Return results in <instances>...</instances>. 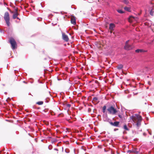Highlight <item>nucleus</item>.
I'll return each mask as SVG.
<instances>
[{
	"mask_svg": "<svg viewBox=\"0 0 154 154\" xmlns=\"http://www.w3.org/2000/svg\"><path fill=\"white\" fill-rule=\"evenodd\" d=\"M138 118L137 119L138 120H141V116L138 114Z\"/></svg>",
	"mask_w": 154,
	"mask_h": 154,
	"instance_id": "412c9836",
	"label": "nucleus"
},
{
	"mask_svg": "<svg viewBox=\"0 0 154 154\" xmlns=\"http://www.w3.org/2000/svg\"><path fill=\"white\" fill-rule=\"evenodd\" d=\"M17 11V9L16 10V12L14 13L13 15V18L14 19H15L17 18L18 15V13Z\"/></svg>",
	"mask_w": 154,
	"mask_h": 154,
	"instance_id": "9b49d317",
	"label": "nucleus"
},
{
	"mask_svg": "<svg viewBox=\"0 0 154 154\" xmlns=\"http://www.w3.org/2000/svg\"><path fill=\"white\" fill-rule=\"evenodd\" d=\"M5 94H7V92H5Z\"/></svg>",
	"mask_w": 154,
	"mask_h": 154,
	"instance_id": "72a5a7b5",
	"label": "nucleus"
},
{
	"mask_svg": "<svg viewBox=\"0 0 154 154\" xmlns=\"http://www.w3.org/2000/svg\"><path fill=\"white\" fill-rule=\"evenodd\" d=\"M129 41V40L127 41L125 43V45H129V44H128V43Z\"/></svg>",
	"mask_w": 154,
	"mask_h": 154,
	"instance_id": "a878e982",
	"label": "nucleus"
},
{
	"mask_svg": "<svg viewBox=\"0 0 154 154\" xmlns=\"http://www.w3.org/2000/svg\"><path fill=\"white\" fill-rule=\"evenodd\" d=\"M115 27V25L113 23H111L109 25V29L111 30H113L114 28Z\"/></svg>",
	"mask_w": 154,
	"mask_h": 154,
	"instance_id": "9d476101",
	"label": "nucleus"
},
{
	"mask_svg": "<svg viewBox=\"0 0 154 154\" xmlns=\"http://www.w3.org/2000/svg\"><path fill=\"white\" fill-rule=\"evenodd\" d=\"M133 48V46L132 45H125L124 46V48L126 50H131Z\"/></svg>",
	"mask_w": 154,
	"mask_h": 154,
	"instance_id": "0eeeda50",
	"label": "nucleus"
},
{
	"mask_svg": "<svg viewBox=\"0 0 154 154\" xmlns=\"http://www.w3.org/2000/svg\"><path fill=\"white\" fill-rule=\"evenodd\" d=\"M123 67V66L122 64H120L117 67V68L119 69H122Z\"/></svg>",
	"mask_w": 154,
	"mask_h": 154,
	"instance_id": "f3484780",
	"label": "nucleus"
},
{
	"mask_svg": "<svg viewBox=\"0 0 154 154\" xmlns=\"http://www.w3.org/2000/svg\"><path fill=\"white\" fill-rule=\"evenodd\" d=\"M43 102L42 101H38L36 103L37 104L39 105H42L43 104Z\"/></svg>",
	"mask_w": 154,
	"mask_h": 154,
	"instance_id": "aec40b11",
	"label": "nucleus"
},
{
	"mask_svg": "<svg viewBox=\"0 0 154 154\" xmlns=\"http://www.w3.org/2000/svg\"><path fill=\"white\" fill-rule=\"evenodd\" d=\"M106 121L108 122L112 126L119 127V122L118 121L115 122H112L111 121V120H110L109 119H108L106 120Z\"/></svg>",
	"mask_w": 154,
	"mask_h": 154,
	"instance_id": "20e7f679",
	"label": "nucleus"
},
{
	"mask_svg": "<svg viewBox=\"0 0 154 154\" xmlns=\"http://www.w3.org/2000/svg\"><path fill=\"white\" fill-rule=\"evenodd\" d=\"M123 128L125 131H129V129L128 127L126 124H125L123 127Z\"/></svg>",
	"mask_w": 154,
	"mask_h": 154,
	"instance_id": "ddd939ff",
	"label": "nucleus"
},
{
	"mask_svg": "<svg viewBox=\"0 0 154 154\" xmlns=\"http://www.w3.org/2000/svg\"><path fill=\"white\" fill-rule=\"evenodd\" d=\"M143 135L144 136H146V134L145 133H144L143 134Z\"/></svg>",
	"mask_w": 154,
	"mask_h": 154,
	"instance_id": "c756f323",
	"label": "nucleus"
},
{
	"mask_svg": "<svg viewBox=\"0 0 154 154\" xmlns=\"http://www.w3.org/2000/svg\"><path fill=\"white\" fill-rule=\"evenodd\" d=\"M62 37L63 39L65 41L68 42L69 39L68 36L66 35L64 32L62 33Z\"/></svg>",
	"mask_w": 154,
	"mask_h": 154,
	"instance_id": "6e6552de",
	"label": "nucleus"
},
{
	"mask_svg": "<svg viewBox=\"0 0 154 154\" xmlns=\"http://www.w3.org/2000/svg\"><path fill=\"white\" fill-rule=\"evenodd\" d=\"M52 148V146L51 145H50L48 147V148L49 150H51Z\"/></svg>",
	"mask_w": 154,
	"mask_h": 154,
	"instance_id": "393cba45",
	"label": "nucleus"
},
{
	"mask_svg": "<svg viewBox=\"0 0 154 154\" xmlns=\"http://www.w3.org/2000/svg\"><path fill=\"white\" fill-rule=\"evenodd\" d=\"M122 2L125 4H127L129 3L128 0H122Z\"/></svg>",
	"mask_w": 154,
	"mask_h": 154,
	"instance_id": "dca6fc26",
	"label": "nucleus"
},
{
	"mask_svg": "<svg viewBox=\"0 0 154 154\" xmlns=\"http://www.w3.org/2000/svg\"><path fill=\"white\" fill-rule=\"evenodd\" d=\"M54 149L55 150H56V151H58V149H57V148H54Z\"/></svg>",
	"mask_w": 154,
	"mask_h": 154,
	"instance_id": "c85d7f7f",
	"label": "nucleus"
},
{
	"mask_svg": "<svg viewBox=\"0 0 154 154\" xmlns=\"http://www.w3.org/2000/svg\"><path fill=\"white\" fill-rule=\"evenodd\" d=\"M124 9L126 11H128V12L131 11V8L129 7H125L124 8Z\"/></svg>",
	"mask_w": 154,
	"mask_h": 154,
	"instance_id": "4468645a",
	"label": "nucleus"
},
{
	"mask_svg": "<svg viewBox=\"0 0 154 154\" xmlns=\"http://www.w3.org/2000/svg\"><path fill=\"white\" fill-rule=\"evenodd\" d=\"M107 110L109 113L112 115L115 114L117 112L116 109L114 108L112 106H109L107 109Z\"/></svg>",
	"mask_w": 154,
	"mask_h": 154,
	"instance_id": "f03ea898",
	"label": "nucleus"
},
{
	"mask_svg": "<svg viewBox=\"0 0 154 154\" xmlns=\"http://www.w3.org/2000/svg\"><path fill=\"white\" fill-rule=\"evenodd\" d=\"M117 11L120 14H122L124 13V12L121 9H119L117 10Z\"/></svg>",
	"mask_w": 154,
	"mask_h": 154,
	"instance_id": "6ab92c4d",
	"label": "nucleus"
},
{
	"mask_svg": "<svg viewBox=\"0 0 154 154\" xmlns=\"http://www.w3.org/2000/svg\"><path fill=\"white\" fill-rule=\"evenodd\" d=\"M0 32H1V33L3 32V30L2 29H0Z\"/></svg>",
	"mask_w": 154,
	"mask_h": 154,
	"instance_id": "cd10ccee",
	"label": "nucleus"
},
{
	"mask_svg": "<svg viewBox=\"0 0 154 154\" xmlns=\"http://www.w3.org/2000/svg\"><path fill=\"white\" fill-rule=\"evenodd\" d=\"M66 106L67 108H69L71 106V105L69 104H67L66 105Z\"/></svg>",
	"mask_w": 154,
	"mask_h": 154,
	"instance_id": "b1692460",
	"label": "nucleus"
},
{
	"mask_svg": "<svg viewBox=\"0 0 154 154\" xmlns=\"http://www.w3.org/2000/svg\"><path fill=\"white\" fill-rule=\"evenodd\" d=\"M154 41V39L152 40V43Z\"/></svg>",
	"mask_w": 154,
	"mask_h": 154,
	"instance_id": "f704fd0d",
	"label": "nucleus"
},
{
	"mask_svg": "<svg viewBox=\"0 0 154 154\" xmlns=\"http://www.w3.org/2000/svg\"><path fill=\"white\" fill-rule=\"evenodd\" d=\"M153 138H154V136H153Z\"/></svg>",
	"mask_w": 154,
	"mask_h": 154,
	"instance_id": "e433bc0d",
	"label": "nucleus"
},
{
	"mask_svg": "<svg viewBox=\"0 0 154 154\" xmlns=\"http://www.w3.org/2000/svg\"><path fill=\"white\" fill-rule=\"evenodd\" d=\"M154 13V9H152L150 12V14L151 16L153 15V13Z\"/></svg>",
	"mask_w": 154,
	"mask_h": 154,
	"instance_id": "a211bd4d",
	"label": "nucleus"
},
{
	"mask_svg": "<svg viewBox=\"0 0 154 154\" xmlns=\"http://www.w3.org/2000/svg\"><path fill=\"white\" fill-rule=\"evenodd\" d=\"M118 116L120 118H122V116L121 115L119 114L118 115Z\"/></svg>",
	"mask_w": 154,
	"mask_h": 154,
	"instance_id": "bb28decb",
	"label": "nucleus"
},
{
	"mask_svg": "<svg viewBox=\"0 0 154 154\" xmlns=\"http://www.w3.org/2000/svg\"><path fill=\"white\" fill-rule=\"evenodd\" d=\"M71 22L72 24L75 25L76 24V22L75 17L73 16L71 19Z\"/></svg>",
	"mask_w": 154,
	"mask_h": 154,
	"instance_id": "1a4fd4ad",
	"label": "nucleus"
},
{
	"mask_svg": "<svg viewBox=\"0 0 154 154\" xmlns=\"http://www.w3.org/2000/svg\"><path fill=\"white\" fill-rule=\"evenodd\" d=\"M138 116H139L138 114H133L130 117V119H132L133 122H135L138 118Z\"/></svg>",
	"mask_w": 154,
	"mask_h": 154,
	"instance_id": "423d86ee",
	"label": "nucleus"
},
{
	"mask_svg": "<svg viewBox=\"0 0 154 154\" xmlns=\"http://www.w3.org/2000/svg\"><path fill=\"white\" fill-rule=\"evenodd\" d=\"M136 125L137 127H139L140 125V122H138Z\"/></svg>",
	"mask_w": 154,
	"mask_h": 154,
	"instance_id": "4be33fe9",
	"label": "nucleus"
},
{
	"mask_svg": "<svg viewBox=\"0 0 154 154\" xmlns=\"http://www.w3.org/2000/svg\"><path fill=\"white\" fill-rule=\"evenodd\" d=\"M10 42L11 45V48L13 50L16 48L17 43L14 38H11L10 39Z\"/></svg>",
	"mask_w": 154,
	"mask_h": 154,
	"instance_id": "7ed1b4c3",
	"label": "nucleus"
},
{
	"mask_svg": "<svg viewBox=\"0 0 154 154\" xmlns=\"http://www.w3.org/2000/svg\"><path fill=\"white\" fill-rule=\"evenodd\" d=\"M148 132H149V134H150V135H151L152 134V133L151 132L149 131Z\"/></svg>",
	"mask_w": 154,
	"mask_h": 154,
	"instance_id": "7c9ffc66",
	"label": "nucleus"
},
{
	"mask_svg": "<svg viewBox=\"0 0 154 154\" xmlns=\"http://www.w3.org/2000/svg\"><path fill=\"white\" fill-rule=\"evenodd\" d=\"M98 100V98L96 97H94L93 99V100L94 101H97Z\"/></svg>",
	"mask_w": 154,
	"mask_h": 154,
	"instance_id": "5701e85b",
	"label": "nucleus"
},
{
	"mask_svg": "<svg viewBox=\"0 0 154 154\" xmlns=\"http://www.w3.org/2000/svg\"><path fill=\"white\" fill-rule=\"evenodd\" d=\"M4 19L7 26H9L10 25V17L9 13L7 11L5 13Z\"/></svg>",
	"mask_w": 154,
	"mask_h": 154,
	"instance_id": "f257e3e1",
	"label": "nucleus"
},
{
	"mask_svg": "<svg viewBox=\"0 0 154 154\" xmlns=\"http://www.w3.org/2000/svg\"><path fill=\"white\" fill-rule=\"evenodd\" d=\"M135 51L136 53H142L145 52L146 51L141 49H137L135 50Z\"/></svg>",
	"mask_w": 154,
	"mask_h": 154,
	"instance_id": "f8f14e48",
	"label": "nucleus"
},
{
	"mask_svg": "<svg viewBox=\"0 0 154 154\" xmlns=\"http://www.w3.org/2000/svg\"><path fill=\"white\" fill-rule=\"evenodd\" d=\"M16 18H17V19H19V20H20V19L19 18V17H17Z\"/></svg>",
	"mask_w": 154,
	"mask_h": 154,
	"instance_id": "473e14b6",
	"label": "nucleus"
},
{
	"mask_svg": "<svg viewBox=\"0 0 154 154\" xmlns=\"http://www.w3.org/2000/svg\"><path fill=\"white\" fill-rule=\"evenodd\" d=\"M106 108V106L105 105H104L103 107L102 111L103 113H104L105 112Z\"/></svg>",
	"mask_w": 154,
	"mask_h": 154,
	"instance_id": "2eb2a0df",
	"label": "nucleus"
},
{
	"mask_svg": "<svg viewBox=\"0 0 154 154\" xmlns=\"http://www.w3.org/2000/svg\"><path fill=\"white\" fill-rule=\"evenodd\" d=\"M118 130V129H114V131H116V130Z\"/></svg>",
	"mask_w": 154,
	"mask_h": 154,
	"instance_id": "2f4dec72",
	"label": "nucleus"
},
{
	"mask_svg": "<svg viewBox=\"0 0 154 154\" xmlns=\"http://www.w3.org/2000/svg\"><path fill=\"white\" fill-rule=\"evenodd\" d=\"M3 86H4V85H5L3 84Z\"/></svg>",
	"mask_w": 154,
	"mask_h": 154,
	"instance_id": "c9c22d12",
	"label": "nucleus"
},
{
	"mask_svg": "<svg viewBox=\"0 0 154 154\" xmlns=\"http://www.w3.org/2000/svg\"><path fill=\"white\" fill-rule=\"evenodd\" d=\"M140 149H137V148H134L132 150H128L127 151L128 153H131V152H133L135 153L136 154H138L140 152Z\"/></svg>",
	"mask_w": 154,
	"mask_h": 154,
	"instance_id": "39448f33",
	"label": "nucleus"
}]
</instances>
